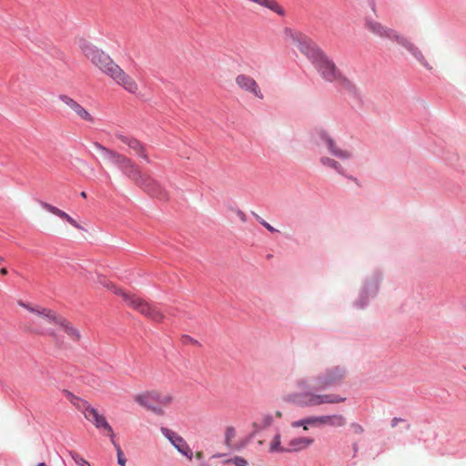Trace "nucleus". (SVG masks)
I'll use <instances>...</instances> for the list:
<instances>
[{
  "mask_svg": "<svg viewBox=\"0 0 466 466\" xmlns=\"http://www.w3.org/2000/svg\"><path fill=\"white\" fill-rule=\"evenodd\" d=\"M71 457L75 461V462L77 464V466H90V464L81 458L77 453L71 452Z\"/></svg>",
  "mask_w": 466,
  "mask_h": 466,
  "instance_id": "obj_31",
  "label": "nucleus"
},
{
  "mask_svg": "<svg viewBox=\"0 0 466 466\" xmlns=\"http://www.w3.org/2000/svg\"><path fill=\"white\" fill-rule=\"evenodd\" d=\"M201 466H206V465L202 464Z\"/></svg>",
  "mask_w": 466,
  "mask_h": 466,
  "instance_id": "obj_45",
  "label": "nucleus"
},
{
  "mask_svg": "<svg viewBox=\"0 0 466 466\" xmlns=\"http://www.w3.org/2000/svg\"><path fill=\"white\" fill-rule=\"evenodd\" d=\"M236 431L234 427L229 426L225 431V441L228 445H229L230 441L235 438Z\"/></svg>",
  "mask_w": 466,
  "mask_h": 466,
  "instance_id": "obj_30",
  "label": "nucleus"
},
{
  "mask_svg": "<svg viewBox=\"0 0 466 466\" xmlns=\"http://www.w3.org/2000/svg\"><path fill=\"white\" fill-rule=\"evenodd\" d=\"M81 197L86 198V193L85 191L81 192Z\"/></svg>",
  "mask_w": 466,
  "mask_h": 466,
  "instance_id": "obj_41",
  "label": "nucleus"
},
{
  "mask_svg": "<svg viewBox=\"0 0 466 466\" xmlns=\"http://www.w3.org/2000/svg\"><path fill=\"white\" fill-rule=\"evenodd\" d=\"M351 428L353 429L354 432L358 434H360L364 431L363 427L358 423H352Z\"/></svg>",
  "mask_w": 466,
  "mask_h": 466,
  "instance_id": "obj_34",
  "label": "nucleus"
},
{
  "mask_svg": "<svg viewBox=\"0 0 466 466\" xmlns=\"http://www.w3.org/2000/svg\"><path fill=\"white\" fill-rule=\"evenodd\" d=\"M123 299L127 304L137 310L145 317L155 322H161L164 319V314L156 307L143 299L129 293H123Z\"/></svg>",
  "mask_w": 466,
  "mask_h": 466,
  "instance_id": "obj_8",
  "label": "nucleus"
},
{
  "mask_svg": "<svg viewBox=\"0 0 466 466\" xmlns=\"http://www.w3.org/2000/svg\"><path fill=\"white\" fill-rule=\"evenodd\" d=\"M139 187H142L145 191H147L151 196L160 199V200H167L168 193L167 191L156 180L152 179L149 177H145L143 182L139 184Z\"/></svg>",
  "mask_w": 466,
  "mask_h": 466,
  "instance_id": "obj_14",
  "label": "nucleus"
},
{
  "mask_svg": "<svg viewBox=\"0 0 466 466\" xmlns=\"http://www.w3.org/2000/svg\"><path fill=\"white\" fill-rule=\"evenodd\" d=\"M345 369L340 366H334L326 370L322 374H319L311 380L300 379L297 380V386L302 390L312 389L322 390L329 387L341 383L345 378Z\"/></svg>",
  "mask_w": 466,
  "mask_h": 466,
  "instance_id": "obj_4",
  "label": "nucleus"
},
{
  "mask_svg": "<svg viewBox=\"0 0 466 466\" xmlns=\"http://www.w3.org/2000/svg\"><path fill=\"white\" fill-rule=\"evenodd\" d=\"M128 147L132 149L137 156L149 162L148 156L145 150V147L138 140L133 138V140L129 142Z\"/></svg>",
  "mask_w": 466,
  "mask_h": 466,
  "instance_id": "obj_23",
  "label": "nucleus"
},
{
  "mask_svg": "<svg viewBox=\"0 0 466 466\" xmlns=\"http://www.w3.org/2000/svg\"><path fill=\"white\" fill-rule=\"evenodd\" d=\"M235 82L241 90L252 94L255 97L260 100L264 98V95L258 84L250 76L239 74L236 76Z\"/></svg>",
  "mask_w": 466,
  "mask_h": 466,
  "instance_id": "obj_13",
  "label": "nucleus"
},
{
  "mask_svg": "<svg viewBox=\"0 0 466 466\" xmlns=\"http://www.w3.org/2000/svg\"><path fill=\"white\" fill-rule=\"evenodd\" d=\"M97 281L99 284L106 288L107 289L111 290L113 293L119 295L123 298V293H126L123 291L120 288L116 287L114 283L109 281L106 277L99 276L97 278Z\"/></svg>",
  "mask_w": 466,
  "mask_h": 466,
  "instance_id": "obj_24",
  "label": "nucleus"
},
{
  "mask_svg": "<svg viewBox=\"0 0 466 466\" xmlns=\"http://www.w3.org/2000/svg\"><path fill=\"white\" fill-rule=\"evenodd\" d=\"M184 341H185V342H187H187H194V343L196 342V340H194L192 338H190V337H188V336H185V337H184Z\"/></svg>",
  "mask_w": 466,
  "mask_h": 466,
  "instance_id": "obj_39",
  "label": "nucleus"
},
{
  "mask_svg": "<svg viewBox=\"0 0 466 466\" xmlns=\"http://www.w3.org/2000/svg\"><path fill=\"white\" fill-rule=\"evenodd\" d=\"M7 273H8V272H7V269H6L5 268H2L0 269V274H1V275L5 276V275H7Z\"/></svg>",
  "mask_w": 466,
  "mask_h": 466,
  "instance_id": "obj_40",
  "label": "nucleus"
},
{
  "mask_svg": "<svg viewBox=\"0 0 466 466\" xmlns=\"http://www.w3.org/2000/svg\"><path fill=\"white\" fill-rule=\"evenodd\" d=\"M289 35L291 40V44L311 61H313L319 54L322 52L312 39L301 32L290 31Z\"/></svg>",
  "mask_w": 466,
  "mask_h": 466,
  "instance_id": "obj_9",
  "label": "nucleus"
},
{
  "mask_svg": "<svg viewBox=\"0 0 466 466\" xmlns=\"http://www.w3.org/2000/svg\"><path fill=\"white\" fill-rule=\"evenodd\" d=\"M177 451L186 456L189 461H192L193 452L188 446V444L184 441V442L177 448Z\"/></svg>",
  "mask_w": 466,
  "mask_h": 466,
  "instance_id": "obj_28",
  "label": "nucleus"
},
{
  "mask_svg": "<svg viewBox=\"0 0 466 466\" xmlns=\"http://www.w3.org/2000/svg\"><path fill=\"white\" fill-rule=\"evenodd\" d=\"M400 421H402V420L400 418H393L391 420V427H396Z\"/></svg>",
  "mask_w": 466,
  "mask_h": 466,
  "instance_id": "obj_36",
  "label": "nucleus"
},
{
  "mask_svg": "<svg viewBox=\"0 0 466 466\" xmlns=\"http://www.w3.org/2000/svg\"><path fill=\"white\" fill-rule=\"evenodd\" d=\"M135 401L143 408L157 415L164 414V408L168 407L174 400V396L168 392L148 390L135 397Z\"/></svg>",
  "mask_w": 466,
  "mask_h": 466,
  "instance_id": "obj_6",
  "label": "nucleus"
},
{
  "mask_svg": "<svg viewBox=\"0 0 466 466\" xmlns=\"http://www.w3.org/2000/svg\"><path fill=\"white\" fill-rule=\"evenodd\" d=\"M18 304L35 315V319L32 320V323L35 324L36 327L35 330L41 329L42 325L45 324V321L46 320V317L43 314L44 311L52 310L50 309L43 307H31L30 305L25 304L22 301H19Z\"/></svg>",
  "mask_w": 466,
  "mask_h": 466,
  "instance_id": "obj_19",
  "label": "nucleus"
},
{
  "mask_svg": "<svg viewBox=\"0 0 466 466\" xmlns=\"http://www.w3.org/2000/svg\"><path fill=\"white\" fill-rule=\"evenodd\" d=\"M43 314L46 317L45 324L48 323L56 326L63 334L54 329L46 330L43 327L36 329L35 332L49 336L56 349L66 350L69 348L70 342L79 344L82 341L83 333L77 325L66 318L56 314L54 310L44 311Z\"/></svg>",
  "mask_w": 466,
  "mask_h": 466,
  "instance_id": "obj_1",
  "label": "nucleus"
},
{
  "mask_svg": "<svg viewBox=\"0 0 466 466\" xmlns=\"http://www.w3.org/2000/svg\"><path fill=\"white\" fill-rule=\"evenodd\" d=\"M238 218L242 220V221H246V215L243 211L241 210H238Z\"/></svg>",
  "mask_w": 466,
  "mask_h": 466,
  "instance_id": "obj_37",
  "label": "nucleus"
},
{
  "mask_svg": "<svg viewBox=\"0 0 466 466\" xmlns=\"http://www.w3.org/2000/svg\"><path fill=\"white\" fill-rule=\"evenodd\" d=\"M93 147L101 154V157L109 163L116 165L122 172L132 179L137 186L143 182L146 175H143L138 167L126 156L110 150L99 143H94Z\"/></svg>",
  "mask_w": 466,
  "mask_h": 466,
  "instance_id": "obj_3",
  "label": "nucleus"
},
{
  "mask_svg": "<svg viewBox=\"0 0 466 466\" xmlns=\"http://www.w3.org/2000/svg\"><path fill=\"white\" fill-rule=\"evenodd\" d=\"M162 432L176 449L179 447L185 441L181 436L168 429L163 428Z\"/></svg>",
  "mask_w": 466,
  "mask_h": 466,
  "instance_id": "obj_25",
  "label": "nucleus"
},
{
  "mask_svg": "<svg viewBox=\"0 0 466 466\" xmlns=\"http://www.w3.org/2000/svg\"><path fill=\"white\" fill-rule=\"evenodd\" d=\"M319 427L329 426L333 428L344 427L347 423L346 418L342 414L319 415Z\"/></svg>",
  "mask_w": 466,
  "mask_h": 466,
  "instance_id": "obj_18",
  "label": "nucleus"
},
{
  "mask_svg": "<svg viewBox=\"0 0 466 466\" xmlns=\"http://www.w3.org/2000/svg\"><path fill=\"white\" fill-rule=\"evenodd\" d=\"M118 138L121 140V142L126 144L127 147H129V142H131L133 140V138L127 137L125 136H118Z\"/></svg>",
  "mask_w": 466,
  "mask_h": 466,
  "instance_id": "obj_35",
  "label": "nucleus"
},
{
  "mask_svg": "<svg viewBox=\"0 0 466 466\" xmlns=\"http://www.w3.org/2000/svg\"><path fill=\"white\" fill-rule=\"evenodd\" d=\"M277 415H278L279 417H280V416H281V413H280V412H277Z\"/></svg>",
  "mask_w": 466,
  "mask_h": 466,
  "instance_id": "obj_44",
  "label": "nucleus"
},
{
  "mask_svg": "<svg viewBox=\"0 0 466 466\" xmlns=\"http://www.w3.org/2000/svg\"><path fill=\"white\" fill-rule=\"evenodd\" d=\"M319 138L325 143L329 153L339 158L347 159L351 157V152L346 149H341L337 147L334 139L326 130H319L318 132Z\"/></svg>",
  "mask_w": 466,
  "mask_h": 466,
  "instance_id": "obj_15",
  "label": "nucleus"
},
{
  "mask_svg": "<svg viewBox=\"0 0 466 466\" xmlns=\"http://www.w3.org/2000/svg\"><path fill=\"white\" fill-rule=\"evenodd\" d=\"M390 39L396 41L397 44L403 46L426 68L431 69V66L425 59V56H423L422 52L409 38L394 31V35L391 36Z\"/></svg>",
  "mask_w": 466,
  "mask_h": 466,
  "instance_id": "obj_12",
  "label": "nucleus"
},
{
  "mask_svg": "<svg viewBox=\"0 0 466 466\" xmlns=\"http://www.w3.org/2000/svg\"><path fill=\"white\" fill-rule=\"evenodd\" d=\"M60 100L67 106L75 114L81 119L87 123L94 124L96 122L95 117L79 103L75 101L73 98L67 96H60Z\"/></svg>",
  "mask_w": 466,
  "mask_h": 466,
  "instance_id": "obj_16",
  "label": "nucleus"
},
{
  "mask_svg": "<svg viewBox=\"0 0 466 466\" xmlns=\"http://www.w3.org/2000/svg\"><path fill=\"white\" fill-rule=\"evenodd\" d=\"M229 461L234 463L235 466H247L248 465V461L241 457H235L234 459L230 460Z\"/></svg>",
  "mask_w": 466,
  "mask_h": 466,
  "instance_id": "obj_32",
  "label": "nucleus"
},
{
  "mask_svg": "<svg viewBox=\"0 0 466 466\" xmlns=\"http://www.w3.org/2000/svg\"><path fill=\"white\" fill-rule=\"evenodd\" d=\"M364 27L370 32L371 34L380 37L390 39L391 36L394 35V31L391 28H389L380 22L373 20L371 18H366L364 23Z\"/></svg>",
  "mask_w": 466,
  "mask_h": 466,
  "instance_id": "obj_17",
  "label": "nucleus"
},
{
  "mask_svg": "<svg viewBox=\"0 0 466 466\" xmlns=\"http://www.w3.org/2000/svg\"><path fill=\"white\" fill-rule=\"evenodd\" d=\"M321 77L329 82L335 83L339 88L348 93L357 91L355 84L346 76L323 51L312 61Z\"/></svg>",
  "mask_w": 466,
  "mask_h": 466,
  "instance_id": "obj_2",
  "label": "nucleus"
},
{
  "mask_svg": "<svg viewBox=\"0 0 466 466\" xmlns=\"http://www.w3.org/2000/svg\"><path fill=\"white\" fill-rule=\"evenodd\" d=\"M270 452H287V447L281 446L280 435L276 434L269 444Z\"/></svg>",
  "mask_w": 466,
  "mask_h": 466,
  "instance_id": "obj_26",
  "label": "nucleus"
},
{
  "mask_svg": "<svg viewBox=\"0 0 466 466\" xmlns=\"http://www.w3.org/2000/svg\"><path fill=\"white\" fill-rule=\"evenodd\" d=\"M292 428L302 427L305 431H309V427H319L318 416H309L302 420L291 422Z\"/></svg>",
  "mask_w": 466,
  "mask_h": 466,
  "instance_id": "obj_22",
  "label": "nucleus"
},
{
  "mask_svg": "<svg viewBox=\"0 0 466 466\" xmlns=\"http://www.w3.org/2000/svg\"><path fill=\"white\" fill-rule=\"evenodd\" d=\"M346 400V398L333 393H319L306 390L293 395V402L299 407H316L324 404H339Z\"/></svg>",
  "mask_w": 466,
  "mask_h": 466,
  "instance_id": "obj_7",
  "label": "nucleus"
},
{
  "mask_svg": "<svg viewBox=\"0 0 466 466\" xmlns=\"http://www.w3.org/2000/svg\"><path fill=\"white\" fill-rule=\"evenodd\" d=\"M110 440H111V442L113 443V445L115 446V448L116 450L118 464L121 465V466H125L126 462H127V460L124 457L123 451H122L119 444L116 442L115 438L114 439H110Z\"/></svg>",
  "mask_w": 466,
  "mask_h": 466,
  "instance_id": "obj_29",
  "label": "nucleus"
},
{
  "mask_svg": "<svg viewBox=\"0 0 466 466\" xmlns=\"http://www.w3.org/2000/svg\"><path fill=\"white\" fill-rule=\"evenodd\" d=\"M41 206L48 212L61 218H64L66 219L70 225H72L74 228H81V227L79 226V224L72 218L70 217L67 213H66L65 211L59 209L58 208L51 205V204H48V203H46V202H43L41 204Z\"/></svg>",
  "mask_w": 466,
  "mask_h": 466,
  "instance_id": "obj_21",
  "label": "nucleus"
},
{
  "mask_svg": "<svg viewBox=\"0 0 466 466\" xmlns=\"http://www.w3.org/2000/svg\"><path fill=\"white\" fill-rule=\"evenodd\" d=\"M314 442V440L308 437H298L291 440L287 446V452H295L307 449Z\"/></svg>",
  "mask_w": 466,
  "mask_h": 466,
  "instance_id": "obj_20",
  "label": "nucleus"
},
{
  "mask_svg": "<svg viewBox=\"0 0 466 466\" xmlns=\"http://www.w3.org/2000/svg\"><path fill=\"white\" fill-rule=\"evenodd\" d=\"M116 85L121 86L127 92L136 95L139 91V86L133 76L128 75L119 66L115 68L109 76Z\"/></svg>",
  "mask_w": 466,
  "mask_h": 466,
  "instance_id": "obj_11",
  "label": "nucleus"
},
{
  "mask_svg": "<svg viewBox=\"0 0 466 466\" xmlns=\"http://www.w3.org/2000/svg\"><path fill=\"white\" fill-rule=\"evenodd\" d=\"M320 162L322 163V165L326 166V167H331V168H334L335 170H337L339 174H343V169H342V167L340 166V164L339 162H337L336 160L332 159V158H329L328 157H321L320 159Z\"/></svg>",
  "mask_w": 466,
  "mask_h": 466,
  "instance_id": "obj_27",
  "label": "nucleus"
},
{
  "mask_svg": "<svg viewBox=\"0 0 466 466\" xmlns=\"http://www.w3.org/2000/svg\"><path fill=\"white\" fill-rule=\"evenodd\" d=\"M79 48L83 55L90 60V62L97 67L102 73L108 77L111 76L115 68L118 66L107 54L103 50L84 39L79 41Z\"/></svg>",
  "mask_w": 466,
  "mask_h": 466,
  "instance_id": "obj_5",
  "label": "nucleus"
},
{
  "mask_svg": "<svg viewBox=\"0 0 466 466\" xmlns=\"http://www.w3.org/2000/svg\"><path fill=\"white\" fill-rule=\"evenodd\" d=\"M195 457L198 459V460H202L203 457H204V453L203 451H197L196 454H195Z\"/></svg>",
  "mask_w": 466,
  "mask_h": 466,
  "instance_id": "obj_38",
  "label": "nucleus"
},
{
  "mask_svg": "<svg viewBox=\"0 0 466 466\" xmlns=\"http://www.w3.org/2000/svg\"><path fill=\"white\" fill-rule=\"evenodd\" d=\"M257 219L270 232L277 231L276 228H274L272 226H270L268 222L263 220L259 216L256 215Z\"/></svg>",
  "mask_w": 466,
  "mask_h": 466,
  "instance_id": "obj_33",
  "label": "nucleus"
},
{
  "mask_svg": "<svg viewBox=\"0 0 466 466\" xmlns=\"http://www.w3.org/2000/svg\"><path fill=\"white\" fill-rule=\"evenodd\" d=\"M83 413L85 418L92 422L96 429L101 430L110 439L115 438L112 427L106 421L104 415L100 414L96 409L92 407L86 401H82Z\"/></svg>",
  "mask_w": 466,
  "mask_h": 466,
  "instance_id": "obj_10",
  "label": "nucleus"
},
{
  "mask_svg": "<svg viewBox=\"0 0 466 466\" xmlns=\"http://www.w3.org/2000/svg\"><path fill=\"white\" fill-rule=\"evenodd\" d=\"M5 261L4 258L0 256V264Z\"/></svg>",
  "mask_w": 466,
  "mask_h": 466,
  "instance_id": "obj_43",
  "label": "nucleus"
},
{
  "mask_svg": "<svg viewBox=\"0 0 466 466\" xmlns=\"http://www.w3.org/2000/svg\"><path fill=\"white\" fill-rule=\"evenodd\" d=\"M37 466H46V465L44 462H40V463L37 464Z\"/></svg>",
  "mask_w": 466,
  "mask_h": 466,
  "instance_id": "obj_42",
  "label": "nucleus"
}]
</instances>
